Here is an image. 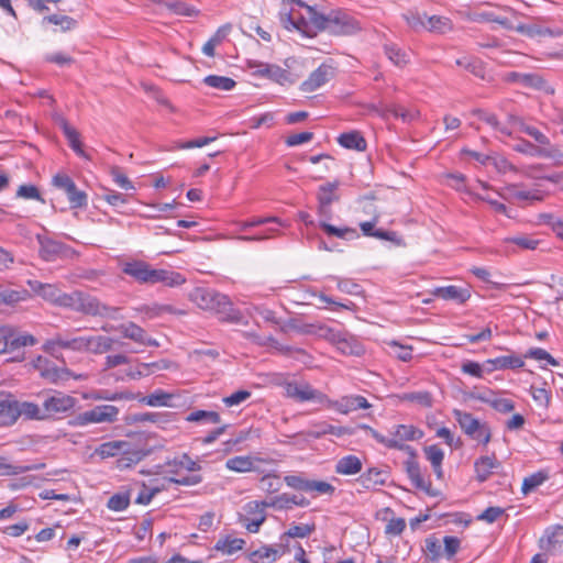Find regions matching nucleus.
I'll return each mask as SVG.
<instances>
[{
  "instance_id": "obj_45",
  "label": "nucleus",
  "mask_w": 563,
  "mask_h": 563,
  "mask_svg": "<svg viewBox=\"0 0 563 563\" xmlns=\"http://www.w3.org/2000/svg\"><path fill=\"white\" fill-rule=\"evenodd\" d=\"M549 479V474L545 471L536 472L527 477H525L521 486V490L523 494H528L542 485L545 481Z\"/></svg>"
},
{
  "instance_id": "obj_1",
  "label": "nucleus",
  "mask_w": 563,
  "mask_h": 563,
  "mask_svg": "<svg viewBox=\"0 0 563 563\" xmlns=\"http://www.w3.org/2000/svg\"><path fill=\"white\" fill-rule=\"evenodd\" d=\"M194 300L203 310L213 311L222 321L240 323L242 314L234 309L227 295L209 288H197L194 292Z\"/></svg>"
},
{
  "instance_id": "obj_13",
  "label": "nucleus",
  "mask_w": 563,
  "mask_h": 563,
  "mask_svg": "<svg viewBox=\"0 0 563 563\" xmlns=\"http://www.w3.org/2000/svg\"><path fill=\"white\" fill-rule=\"evenodd\" d=\"M287 397L295 399L296 401L303 402L309 400H317L320 404L324 405V399H327V395L319 391L318 389L312 388L308 383L297 384V383H288L285 387Z\"/></svg>"
},
{
  "instance_id": "obj_38",
  "label": "nucleus",
  "mask_w": 563,
  "mask_h": 563,
  "mask_svg": "<svg viewBox=\"0 0 563 563\" xmlns=\"http://www.w3.org/2000/svg\"><path fill=\"white\" fill-rule=\"evenodd\" d=\"M245 541L240 538H231L230 536L219 539L214 544L217 551L227 555H232L243 549Z\"/></svg>"
},
{
  "instance_id": "obj_56",
  "label": "nucleus",
  "mask_w": 563,
  "mask_h": 563,
  "mask_svg": "<svg viewBox=\"0 0 563 563\" xmlns=\"http://www.w3.org/2000/svg\"><path fill=\"white\" fill-rule=\"evenodd\" d=\"M152 368L162 369V368H167V366L161 365L159 362L141 363L139 369H135V371L129 369L125 375L131 379H139L143 376L150 375Z\"/></svg>"
},
{
  "instance_id": "obj_6",
  "label": "nucleus",
  "mask_w": 563,
  "mask_h": 563,
  "mask_svg": "<svg viewBox=\"0 0 563 563\" xmlns=\"http://www.w3.org/2000/svg\"><path fill=\"white\" fill-rule=\"evenodd\" d=\"M119 408L112 405L96 406L90 410L84 411L69 420L73 427H84L90 423H112L118 420Z\"/></svg>"
},
{
  "instance_id": "obj_20",
  "label": "nucleus",
  "mask_w": 563,
  "mask_h": 563,
  "mask_svg": "<svg viewBox=\"0 0 563 563\" xmlns=\"http://www.w3.org/2000/svg\"><path fill=\"white\" fill-rule=\"evenodd\" d=\"M115 330L120 331L124 338L130 339L136 343L147 346L159 345L155 339L148 338L145 330L134 322L120 324L115 328Z\"/></svg>"
},
{
  "instance_id": "obj_40",
  "label": "nucleus",
  "mask_w": 563,
  "mask_h": 563,
  "mask_svg": "<svg viewBox=\"0 0 563 563\" xmlns=\"http://www.w3.org/2000/svg\"><path fill=\"white\" fill-rule=\"evenodd\" d=\"M451 29L452 26L450 19L440 15H427L424 30L434 33H445Z\"/></svg>"
},
{
  "instance_id": "obj_52",
  "label": "nucleus",
  "mask_w": 563,
  "mask_h": 563,
  "mask_svg": "<svg viewBox=\"0 0 563 563\" xmlns=\"http://www.w3.org/2000/svg\"><path fill=\"white\" fill-rule=\"evenodd\" d=\"M278 556H279V552L276 548L271 547V545H264V547L260 548L258 550L251 552L249 555V559L254 563H257V560H263V559H269L271 562H275Z\"/></svg>"
},
{
  "instance_id": "obj_32",
  "label": "nucleus",
  "mask_w": 563,
  "mask_h": 563,
  "mask_svg": "<svg viewBox=\"0 0 563 563\" xmlns=\"http://www.w3.org/2000/svg\"><path fill=\"white\" fill-rule=\"evenodd\" d=\"M30 297L27 289H12L0 284V305L14 306Z\"/></svg>"
},
{
  "instance_id": "obj_9",
  "label": "nucleus",
  "mask_w": 563,
  "mask_h": 563,
  "mask_svg": "<svg viewBox=\"0 0 563 563\" xmlns=\"http://www.w3.org/2000/svg\"><path fill=\"white\" fill-rule=\"evenodd\" d=\"M52 184L55 188L63 190L68 199L71 209L85 208L88 203V196L84 190L78 189L75 181L64 173L56 174Z\"/></svg>"
},
{
  "instance_id": "obj_26",
  "label": "nucleus",
  "mask_w": 563,
  "mask_h": 563,
  "mask_svg": "<svg viewBox=\"0 0 563 563\" xmlns=\"http://www.w3.org/2000/svg\"><path fill=\"white\" fill-rule=\"evenodd\" d=\"M499 466L500 462L494 454L492 456L485 455L478 457L474 463L476 479L479 483L486 482L493 474V470L498 468Z\"/></svg>"
},
{
  "instance_id": "obj_17",
  "label": "nucleus",
  "mask_w": 563,
  "mask_h": 563,
  "mask_svg": "<svg viewBox=\"0 0 563 563\" xmlns=\"http://www.w3.org/2000/svg\"><path fill=\"white\" fill-rule=\"evenodd\" d=\"M539 547L551 554L563 552V526L548 527L539 540Z\"/></svg>"
},
{
  "instance_id": "obj_58",
  "label": "nucleus",
  "mask_w": 563,
  "mask_h": 563,
  "mask_svg": "<svg viewBox=\"0 0 563 563\" xmlns=\"http://www.w3.org/2000/svg\"><path fill=\"white\" fill-rule=\"evenodd\" d=\"M525 357L536 361H547L552 366H558L559 361L555 360L549 352L541 347H531L527 351Z\"/></svg>"
},
{
  "instance_id": "obj_23",
  "label": "nucleus",
  "mask_w": 563,
  "mask_h": 563,
  "mask_svg": "<svg viewBox=\"0 0 563 563\" xmlns=\"http://www.w3.org/2000/svg\"><path fill=\"white\" fill-rule=\"evenodd\" d=\"M514 151L518 153H522L529 156H540V157H547V158H553L558 154V150L554 147H542L539 145H534L531 142L527 140H519L518 143H516L512 146Z\"/></svg>"
},
{
  "instance_id": "obj_7",
  "label": "nucleus",
  "mask_w": 563,
  "mask_h": 563,
  "mask_svg": "<svg viewBox=\"0 0 563 563\" xmlns=\"http://www.w3.org/2000/svg\"><path fill=\"white\" fill-rule=\"evenodd\" d=\"M36 240L40 244V256L46 262H54L58 258H73L77 255V252L71 246L47 235L37 234Z\"/></svg>"
},
{
  "instance_id": "obj_41",
  "label": "nucleus",
  "mask_w": 563,
  "mask_h": 563,
  "mask_svg": "<svg viewBox=\"0 0 563 563\" xmlns=\"http://www.w3.org/2000/svg\"><path fill=\"white\" fill-rule=\"evenodd\" d=\"M203 84L218 90H232L236 82L234 79L225 76L209 75L203 78Z\"/></svg>"
},
{
  "instance_id": "obj_51",
  "label": "nucleus",
  "mask_w": 563,
  "mask_h": 563,
  "mask_svg": "<svg viewBox=\"0 0 563 563\" xmlns=\"http://www.w3.org/2000/svg\"><path fill=\"white\" fill-rule=\"evenodd\" d=\"M261 488L267 494H274L280 490L283 484L280 476L275 473H269L261 477Z\"/></svg>"
},
{
  "instance_id": "obj_36",
  "label": "nucleus",
  "mask_w": 563,
  "mask_h": 563,
  "mask_svg": "<svg viewBox=\"0 0 563 563\" xmlns=\"http://www.w3.org/2000/svg\"><path fill=\"white\" fill-rule=\"evenodd\" d=\"M87 342V352L102 354L112 350L114 340L106 335H91Z\"/></svg>"
},
{
  "instance_id": "obj_44",
  "label": "nucleus",
  "mask_w": 563,
  "mask_h": 563,
  "mask_svg": "<svg viewBox=\"0 0 563 563\" xmlns=\"http://www.w3.org/2000/svg\"><path fill=\"white\" fill-rule=\"evenodd\" d=\"M423 551L426 553V556L432 562L439 561L440 558L444 555L442 543L434 536L428 537L424 540Z\"/></svg>"
},
{
  "instance_id": "obj_62",
  "label": "nucleus",
  "mask_w": 563,
  "mask_h": 563,
  "mask_svg": "<svg viewBox=\"0 0 563 563\" xmlns=\"http://www.w3.org/2000/svg\"><path fill=\"white\" fill-rule=\"evenodd\" d=\"M484 402L500 413H509L515 409V402L508 398H494V400L484 399Z\"/></svg>"
},
{
  "instance_id": "obj_5",
  "label": "nucleus",
  "mask_w": 563,
  "mask_h": 563,
  "mask_svg": "<svg viewBox=\"0 0 563 563\" xmlns=\"http://www.w3.org/2000/svg\"><path fill=\"white\" fill-rule=\"evenodd\" d=\"M452 415L462 431L472 440L487 445L492 440V429L487 422H482L471 412L453 409Z\"/></svg>"
},
{
  "instance_id": "obj_31",
  "label": "nucleus",
  "mask_w": 563,
  "mask_h": 563,
  "mask_svg": "<svg viewBox=\"0 0 563 563\" xmlns=\"http://www.w3.org/2000/svg\"><path fill=\"white\" fill-rule=\"evenodd\" d=\"M48 24H53L59 27L60 32H68L76 29L78 22L66 14L54 13L43 16L41 25L45 27Z\"/></svg>"
},
{
  "instance_id": "obj_14",
  "label": "nucleus",
  "mask_w": 563,
  "mask_h": 563,
  "mask_svg": "<svg viewBox=\"0 0 563 563\" xmlns=\"http://www.w3.org/2000/svg\"><path fill=\"white\" fill-rule=\"evenodd\" d=\"M339 183H328L319 187L318 190V210L322 219L330 220L332 217L331 205L339 201L340 196L336 194Z\"/></svg>"
},
{
  "instance_id": "obj_57",
  "label": "nucleus",
  "mask_w": 563,
  "mask_h": 563,
  "mask_svg": "<svg viewBox=\"0 0 563 563\" xmlns=\"http://www.w3.org/2000/svg\"><path fill=\"white\" fill-rule=\"evenodd\" d=\"M473 114L476 115L479 120L489 124L495 130L499 131L500 133L510 135V132L506 128L500 126V124L497 120V117L494 113H489L482 109H477V110H474Z\"/></svg>"
},
{
  "instance_id": "obj_10",
  "label": "nucleus",
  "mask_w": 563,
  "mask_h": 563,
  "mask_svg": "<svg viewBox=\"0 0 563 563\" xmlns=\"http://www.w3.org/2000/svg\"><path fill=\"white\" fill-rule=\"evenodd\" d=\"M324 406L342 415H349L350 412L358 409L371 408V404L368 402V400L360 395L343 396L336 400L330 399L327 396V399H324Z\"/></svg>"
},
{
  "instance_id": "obj_59",
  "label": "nucleus",
  "mask_w": 563,
  "mask_h": 563,
  "mask_svg": "<svg viewBox=\"0 0 563 563\" xmlns=\"http://www.w3.org/2000/svg\"><path fill=\"white\" fill-rule=\"evenodd\" d=\"M505 243H511L519 246L522 250H536L540 243L539 240L532 239L529 235H518L508 238Z\"/></svg>"
},
{
  "instance_id": "obj_42",
  "label": "nucleus",
  "mask_w": 563,
  "mask_h": 563,
  "mask_svg": "<svg viewBox=\"0 0 563 563\" xmlns=\"http://www.w3.org/2000/svg\"><path fill=\"white\" fill-rule=\"evenodd\" d=\"M173 395L168 394L162 389H157L154 393L142 397L140 400L141 402L152 406V407H159V406H170L169 401L172 400Z\"/></svg>"
},
{
  "instance_id": "obj_46",
  "label": "nucleus",
  "mask_w": 563,
  "mask_h": 563,
  "mask_svg": "<svg viewBox=\"0 0 563 563\" xmlns=\"http://www.w3.org/2000/svg\"><path fill=\"white\" fill-rule=\"evenodd\" d=\"M38 468L35 465H13L7 462V459L0 456V476L19 475L32 470Z\"/></svg>"
},
{
  "instance_id": "obj_25",
  "label": "nucleus",
  "mask_w": 563,
  "mask_h": 563,
  "mask_svg": "<svg viewBox=\"0 0 563 563\" xmlns=\"http://www.w3.org/2000/svg\"><path fill=\"white\" fill-rule=\"evenodd\" d=\"M255 74L267 77L279 85L292 84L290 73L278 65L261 64Z\"/></svg>"
},
{
  "instance_id": "obj_37",
  "label": "nucleus",
  "mask_w": 563,
  "mask_h": 563,
  "mask_svg": "<svg viewBox=\"0 0 563 563\" xmlns=\"http://www.w3.org/2000/svg\"><path fill=\"white\" fill-rule=\"evenodd\" d=\"M18 409L20 411V417H23L26 420L45 421L44 412L42 411V405L40 406L31 401L18 400Z\"/></svg>"
},
{
  "instance_id": "obj_21",
  "label": "nucleus",
  "mask_w": 563,
  "mask_h": 563,
  "mask_svg": "<svg viewBox=\"0 0 563 563\" xmlns=\"http://www.w3.org/2000/svg\"><path fill=\"white\" fill-rule=\"evenodd\" d=\"M432 295L443 300H451L456 303H464L471 297V291L467 288L459 287L455 285H449L444 287H437Z\"/></svg>"
},
{
  "instance_id": "obj_22",
  "label": "nucleus",
  "mask_w": 563,
  "mask_h": 563,
  "mask_svg": "<svg viewBox=\"0 0 563 563\" xmlns=\"http://www.w3.org/2000/svg\"><path fill=\"white\" fill-rule=\"evenodd\" d=\"M388 478H389L388 467H386V468L371 467L358 477L357 482L365 489H371L376 485H380V486L386 485Z\"/></svg>"
},
{
  "instance_id": "obj_64",
  "label": "nucleus",
  "mask_w": 563,
  "mask_h": 563,
  "mask_svg": "<svg viewBox=\"0 0 563 563\" xmlns=\"http://www.w3.org/2000/svg\"><path fill=\"white\" fill-rule=\"evenodd\" d=\"M110 175L112 180L122 189L125 190H134V186L132 181L128 178V176L121 170L120 167L114 166L110 170Z\"/></svg>"
},
{
  "instance_id": "obj_50",
  "label": "nucleus",
  "mask_w": 563,
  "mask_h": 563,
  "mask_svg": "<svg viewBox=\"0 0 563 563\" xmlns=\"http://www.w3.org/2000/svg\"><path fill=\"white\" fill-rule=\"evenodd\" d=\"M384 51L388 59L398 67H402L408 63V55L396 45H385Z\"/></svg>"
},
{
  "instance_id": "obj_55",
  "label": "nucleus",
  "mask_w": 563,
  "mask_h": 563,
  "mask_svg": "<svg viewBox=\"0 0 563 563\" xmlns=\"http://www.w3.org/2000/svg\"><path fill=\"white\" fill-rule=\"evenodd\" d=\"M129 505H130V493L129 492L114 494L109 498V500L107 503L108 508L111 510H114V511H122V510L126 509L129 507Z\"/></svg>"
},
{
  "instance_id": "obj_34",
  "label": "nucleus",
  "mask_w": 563,
  "mask_h": 563,
  "mask_svg": "<svg viewBox=\"0 0 563 563\" xmlns=\"http://www.w3.org/2000/svg\"><path fill=\"white\" fill-rule=\"evenodd\" d=\"M362 471V461L356 455L341 457L335 465V473L341 475H354Z\"/></svg>"
},
{
  "instance_id": "obj_63",
  "label": "nucleus",
  "mask_w": 563,
  "mask_h": 563,
  "mask_svg": "<svg viewBox=\"0 0 563 563\" xmlns=\"http://www.w3.org/2000/svg\"><path fill=\"white\" fill-rule=\"evenodd\" d=\"M404 18L408 25L415 31H419L426 26L427 13L409 11L408 13L404 14Z\"/></svg>"
},
{
  "instance_id": "obj_29",
  "label": "nucleus",
  "mask_w": 563,
  "mask_h": 563,
  "mask_svg": "<svg viewBox=\"0 0 563 563\" xmlns=\"http://www.w3.org/2000/svg\"><path fill=\"white\" fill-rule=\"evenodd\" d=\"M255 462H262L258 457L251 456H233L225 462V467L230 471L238 473L257 472L258 468L255 466Z\"/></svg>"
},
{
  "instance_id": "obj_30",
  "label": "nucleus",
  "mask_w": 563,
  "mask_h": 563,
  "mask_svg": "<svg viewBox=\"0 0 563 563\" xmlns=\"http://www.w3.org/2000/svg\"><path fill=\"white\" fill-rule=\"evenodd\" d=\"M338 143L347 150L363 152L366 150L367 142L358 131H350L339 135Z\"/></svg>"
},
{
  "instance_id": "obj_54",
  "label": "nucleus",
  "mask_w": 563,
  "mask_h": 563,
  "mask_svg": "<svg viewBox=\"0 0 563 563\" xmlns=\"http://www.w3.org/2000/svg\"><path fill=\"white\" fill-rule=\"evenodd\" d=\"M515 30L529 37L547 36L553 34V32L550 29L541 27L540 25L537 24H519L516 26Z\"/></svg>"
},
{
  "instance_id": "obj_43",
  "label": "nucleus",
  "mask_w": 563,
  "mask_h": 563,
  "mask_svg": "<svg viewBox=\"0 0 563 563\" xmlns=\"http://www.w3.org/2000/svg\"><path fill=\"white\" fill-rule=\"evenodd\" d=\"M186 420L189 422H205L218 424L221 421V417L217 411L195 410L187 416Z\"/></svg>"
},
{
  "instance_id": "obj_49",
  "label": "nucleus",
  "mask_w": 563,
  "mask_h": 563,
  "mask_svg": "<svg viewBox=\"0 0 563 563\" xmlns=\"http://www.w3.org/2000/svg\"><path fill=\"white\" fill-rule=\"evenodd\" d=\"M358 428L367 431L378 443L385 445L388 449H397V450L404 449L402 443H400L399 441H397L395 439H388V438L384 437L378 431H376L375 429H373L372 427H369L367 424H360Z\"/></svg>"
},
{
  "instance_id": "obj_3",
  "label": "nucleus",
  "mask_w": 563,
  "mask_h": 563,
  "mask_svg": "<svg viewBox=\"0 0 563 563\" xmlns=\"http://www.w3.org/2000/svg\"><path fill=\"white\" fill-rule=\"evenodd\" d=\"M66 300L67 302L65 303V308L73 309L77 312L112 320L119 319L118 313L120 308L108 306L101 302L98 298L81 290H75L68 294V298Z\"/></svg>"
},
{
  "instance_id": "obj_12",
  "label": "nucleus",
  "mask_w": 563,
  "mask_h": 563,
  "mask_svg": "<svg viewBox=\"0 0 563 563\" xmlns=\"http://www.w3.org/2000/svg\"><path fill=\"white\" fill-rule=\"evenodd\" d=\"M31 290L56 306L64 307L67 302L68 294L63 292L56 285L44 284L40 280H27Z\"/></svg>"
},
{
  "instance_id": "obj_39",
  "label": "nucleus",
  "mask_w": 563,
  "mask_h": 563,
  "mask_svg": "<svg viewBox=\"0 0 563 563\" xmlns=\"http://www.w3.org/2000/svg\"><path fill=\"white\" fill-rule=\"evenodd\" d=\"M391 434L395 437L394 439L399 441H412L418 440L422 437V431L415 428L413 426H405V424H398L395 427V430L391 432Z\"/></svg>"
},
{
  "instance_id": "obj_61",
  "label": "nucleus",
  "mask_w": 563,
  "mask_h": 563,
  "mask_svg": "<svg viewBox=\"0 0 563 563\" xmlns=\"http://www.w3.org/2000/svg\"><path fill=\"white\" fill-rule=\"evenodd\" d=\"M316 492L319 495H333L335 487L324 481L309 479L307 493Z\"/></svg>"
},
{
  "instance_id": "obj_35",
  "label": "nucleus",
  "mask_w": 563,
  "mask_h": 563,
  "mask_svg": "<svg viewBox=\"0 0 563 563\" xmlns=\"http://www.w3.org/2000/svg\"><path fill=\"white\" fill-rule=\"evenodd\" d=\"M319 227L328 234L333 235L343 240H354L357 239L358 232L354 228H336L330 223H328V220L322 219L319 223Z\"/></svg>"
},
{
  "instance_id": "obj_47",
  "label": "nucleus",
  "mask_w": 563,
  "mask_h": 563,
  "mask_svg": "<svg viewBox=\"0 0 563 563\" xmlns=\"http://www.w3.org/2000/svg\"><path fill=\"white\" fill-rule=\"evenodd\" d=\"M316 530V526L312 525H294L291 526L282 537V542L288 541L289 538H306L309 537Z\"/></svg>"
},
{
  "instance_id": "obj_27",
  "label": "nucleus",
  "mask_w": 563,
  "mask_h": 563,
  "mask_svg": "<svg viewBox=\"0 0 563 563\" xmlns=\"http://www.w3.org/2000/svg\"><path fill=\"white\" fill-rule=\"evenodd\" d=\"M402 450H406L410 454L409 459L405 462V470H406L408 477L411 479V482L416 488L424 487L423 486L424 478L421 475L420 465L416 459L417 455H416L415 450L410 445H405V444H404Z\"/></svg>"
},
{
  "instance_id": "obj_28",
  "label": "nucleus",
  "mask_w": 563,
  "mask_h": 563,
  "mask_svg": "<svg viewBox=\"0 0 563 563\" xmlns=\"http://www.w3.org/2000/svg\"><path fill=\"white\" fill-rule=\"evenodd\" d=\"M484 365L487 366L488 372H493L495 369L520 368L525 365V362L516 355H504L487 360Z\"/></svg>"
},
{
  "instance_id": "obj_15",
  "label": "nucleus",
  "mask_w": 563,
  "mask_h": 563,
  "mask_svg": "<svg viewBox=\"0 0 563 563\" xmlns=\"http://www.w3.org/2000/svg\"><path fill=\"white\" fill-rule=\"evenodd\" d=\"M310 505V501L303 496L290 495L284 493L282 495L275 496L269 500L263 501H254V507H269L276 510H288L291 509L292 506L307 507Z\"/></svg>"
},
{
  "instance_id": "obj_33",
  "label": "nucleus",
  "mask_w": 563,
  "mask_h": 563,
  "mask_svg": "<svg viewBox=\"0 0 563 563\" xmlns=\"http://www.w3.org/2000/svg\"><path fill=\"white\" fill-rule=\"evenodd\" d=\"M36 367L40 369L41 375L48 379L49 382L56 383L60 379H64L68 374V371L65 368H58L56 366H51V363L46 358L38 357Z\"/></svg>"
},
{
  "instance_id": "obj_48",
  "label": "nucleus",
  "mask_w": 563,
  "mask_h": 563,
  "mask_svg": "<svg viewBox=\"0 0 563 563\" xmlns=\"http://www.w3.org/2000/svg\"><path fill=\"white\" fill-rule=\"evenodd\" d=\"M318 431L316 432L314 437L319 438L321 435L325 434H332L335 437H342L345 434H353V431L347 427H340V426H333L327 422H321L317 424Z\"/></svg>"
},
{
  "instance_id": "obj_2",
  "label": "nucleus",
  "mask_w": 563,
  "mask_h": 563,
  "mask_svg": "<svg viewBox=\"0 0 563 563\" xmlns=\"http://www.w3.org/2000/svg\"><path fill=\"white\" fill-rule=\"evenodd\" d=\"M122 272L142 284L163 283L167 286H177L185 283L181 274L166 269H154L143 261L125 263Z\"/></svg>"
},
{
  "instance_id": "obj_4",
  "label": "nucleus",
  "mask_w": 563,
  "mask_h": 563,
  "mask_svg": "<svg viewBox=\"0 0 563 563\" xmlns=\"http://www.w3.org/2000/svg\"><path fill=\"white\" fill-rule=\"evenodd\" d=\"M41 398L45 420H55L69 415L77 404L75 397L52 389L42 393Z\"/></svg>"
},
{
  "instance_id": "obj_8",
  "label": "nucleus",
  "mask_w": 563,
  "mask_h": 563,
  "mask_svg": "<svg viewBox=\"0 0 563 563\" xmlns=\"http://www.w3.org/2000/svg\"><path fill=\"white\" fill-rule=\"evenodd\" d=\"M130 443L126 441H110L100 444L96 449V453L100 455L102 459L117 456L122 454L119 459V466L128 467L131 464L137 463L141 460V455L139 452L130 454L129 452Z\"/></svg>"
},
{
  "instance_id": "obj_18",
  "label": "nucleus",
  "mask_w": 563,
  "mask_h": 563,
  "mask_svg": "<svg viewBox=\"0 0 563 563\" xmlns=\"http://www.w3.org/2000/svg\"><path fill=\"white\" fill-rule=\"evenodd\" d=\"M20 418L18 400L11 394H0V426H13Z\"/></svg>"
},
{
  "instance_id": "obj_11",
  "label": "nucleus",
  "mask_w": 563,
  "mask_h": 563,
  "mask_svg": "<svg viewBox=\"0 0 563 563\" xmlns=\"http://www.w3.org/2000/svg\"><path fill=\"white\" fill-rule=\"evenodd\" d=\"M0 338L5 341L9 353L36 343V339L32 334L21 333L10 325L0 327Z\"/></svg>"
},
{
  "instance_id": "obj_19",
  "label": "nucleus",
  "mask_w": 563,
  "mask_h": 563,
  "mask_svg": "<svg viewBox=\"0 0 563 563\" xmlns=\"http://www.w3.org/2000/svg\"><path fill=\"white\" fill-rule=\"evenodd\" d=\"M331 340L336 345L338 350L345 355L360 356L364 353L362 343L347 333H334L331 331Z\"/></svg>"
},
{
  "instance_id": "obj_53",
  "label": "nucleus",
  "mask_w": 563,
  "mask_h": 563,
  "mask_svg": "<svg viewBox=\"0 0 563 563\" xmlns=\"http://www.w3.org/2000/svg\"><path fill=\"white\" fill-rule=\"evenodd\" d=\"M247 507H249V512L250 514H257L258 517L252 519L249 523H246V529L247 531L252 532V533H256L258 530H260V527L263 525V522L265 521L266 519V516L264 514V508L265 507H258V508H255L254 507V501L247 504Z\"/></svg>"
},
{
  "instance_id": "obj_60",
  "label": "nucleus",
  "mask_w": 563,
  "mask_h": 563,
  "mask_svg": "<svg viewBox=\"0 0 563 563\" xmlns=\"http://www.w3.org/2000/svg\"><path fill=\"white\" fill-rule=\"evenodd\" d=\"M404 400L417 402L422 407H431L432 406V396L429 391H413L407 393L402 396Z\"/></svg>"
},
{
  "instance_id": "obj_16",
  "label": "nucleus",
  "mask_w": 563,
  "mask_h": 563,
  "mask_svg": "<svg viewBox=\"0 0 563 563\" xmlns=\"http://www.w3.org/2000/svg\"><path fill=\"white\" fill-rule=\"evenodd\" d=\"M335 76V68L329 64H321L309 77L301 82L300 90L312 92L329 82Z\"/></svg>"
},
{
  "instance_id": "obj_24",
  "label": "nucleus",
  "mask_w": 563,
  "mask_h": 563,
  "mask_svg": "<svg viewBox=\"0 0 563 563\" xmlns=\"http://www.w3.org/2000/svg\"><path fill=\"white\" fill-rule=\"evenodd\" d=\"M507 191L511 199L523 206L532 205L544 199V194L540 189L523 190L520 189L518 185H510L507 187Z\"/></svg>"
}]
</instances>
